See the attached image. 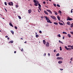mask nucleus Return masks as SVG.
I'll return each mask as SVG.
<instances>
[{"instance_id":"nucleus-1","label":"nucleus","mask_w":73,"mask_h":73,"mask_svg":"<svg viewBox=\"0 0 73 73\" xmlns=\"http://www.w3.org/2000/svg\"><path fill=\"white\" fill-rule=\"evenodd\" d=\"M50 17H51L52 19L54 20H57L56 17L53 15L50 16Z\"/></svg>"},{"instance_id":"nucleus-2","label":"nucleus","mask_w":73,"mask_h":73,"mask_svg":"<svg viewBox=\"0 0 73 73\" xmlns=\"http://www.w3.org/2000/svg\"><path fill=\"white\" fill-rule=\"evenodd\" d=\"M8 4L10 6H11L12 5V6H13V2H8Z\"/></svg>"},{"instance_id":"nucleus-3","label":"nucleus","mask_w":73,"mask_h":73,"mask_svg":"<svg viewBox=\"0 0 73 73\" xmlns=\"http://www.w3.org/2000/svg\"><path fill=\"white\" fill-rule=\"evenodd\" d=\"M57 60H63V58L60 57H57Z\"/></svg>"},{"instance_id":"nucleus-4","label":"nucleus","mask_w":73,"mask_h":73,"mask_svg":"<svg viewBox=\"0 0 73 73\" xmlns=\"http://www.w3.org/2000/svg\"><path fill=\"white\" fill-rule=\"evenodd\" d=\"M67 21H68L69 20L70 21L71 20H73V19L72 18H70V17H68L67 19Z\"/></svg>"},{"instance_id":"nucleus-5","label":"nucleus","mask_w":73,"mask_h":73,"mask_svg":"<svg viewBox=\"0 0 73 73\" xmlns=\"http://www.w3.org/2000/svg\"><path fill=\"white\" fill-rule=\"evenodd\" d=\"M46 11H47L48 12H49L50 13H51V14H52V11L50 10L46 9Z\"/></svg>"},{"instance_id":"nucleus-6","label":"nucleus","mask_w":73,"mask_h":73,"mask_svg":"<svg viewBox=\"0 0 73 73\" xmlns=\"http://www.w3.org/2000/svg\"><path fill=\"white\" fill-rule=\"evenodd\" d=\"M38 2L36 1V2L35 3V5L36 6H38Z\"/></svg>"},{"instance_id":"nucleus-7","label":"nucleus","mask_w":73,"mask_h":73,"mask_svg":"<svg viewBox=\"0 0 73 73\" xmlns=\"http://www.w3.org/2000/svg\"><path fill=\"white\" fill-rule=\"evenodd\" d=\"M47 22L48 23H50V24H52V22H51L50 19H48V20L47 21Z\"/></svg>"},{"instance_id":"nucleus-8","label":"nucleus","mask_w":73,"mask_h":73,"mask_svg":"<svg viewBox=\"0 0 73 73\" xmlns=\"http://www.w3.org/2000/svg\"><path fill=\"white\" fill-rule=\"evenodd\" d=\"M46 45V46H49V42H47Z\"/></svg>"},{"instance_id":"nucleus-9","label":"nucleus","mask_w":73,"mask_h":73,"mask_svg":"<svg viewBox=\"0 0 73 73\" xmlns=\"http://www.w3.org/2000/svg\"><path fill=\"white\" fill-rule=\"evenodd\" d=\"M53 12H54V13L55 15H58V13H57V12L56 11H53Z\"/></svg>"},{"instance_id":"nucleus-10","label":"nucleus","mask_w":73,"mask_h":73,"mask_svg":"<svg viewBox=\"0 0 73 73\" xmlns=\"http://www.w3.org/2000/svg\"><path fill=\"white\" fill-rule=\"evenodd\" d=\"M44 17L45 18L46 20L47 21H48V20L49 19V18L47 17L46 16H45Z\"/></svg>"},{"instance_id":"nucleus-11","label":"nucleus","mask_w":73,"mask_h":73,"mask_svg":"<svg viewBox=\"0 0 73 73\" xmlns=\"http://www.w3.org/2000/svg\"><path fill=\"white\" fill-rule=\"evenodd\" d=\"M28 11L29 13H31V12H32V10H31V9L29 10Z\"/></svg>"},{"instance_id":"nucleus-12","label":"nucleus","mask_w":73,"mask_h":73,"mask_svg":"<svg viewBox=\"0 0 73 73\" xmlns=\"http://www.w3.org/2000/svg\"><path fill=\"white\" fill-rule=\"evenodd\" d=\"M44 13H45V14H46V15H49V14H48V12H47V11H44Z\"/></svg>"},{"instance_id":"nucleus-13","label":"nucleus","mask_w":73,"mask_h":73,"mask_svg":"<svg viewBox=\"0 0 73 73\" xmlns=\"http://www.w3.org/2000/svg\"><path fill=\"white\" fill-rule=\"evenodd\" d=\"M62 61H59L58 62V64H62Z\"/></svg>"},{"instance_id":"nucleus-14","label":"nucleus","mask_w":73,"mask_h":73,"mask_svg":"<svg viewBox=\"0 0 73 73\" xmlns=\"http://www.w3.org/2000/svg\"><path fill=\"white\" fill-rule=\"evenodd\" d=\"M43 44H44L45 45L46 44V42H45V40H43Z\"/></svg>"},{"instance_id":"nucleus-15","label":"nucleus","mask_w":73,"mask_h":73,"mask_svg":"<svg viewBox=\"0 0 73 73\" xmlns=\"http://www.w3.org/2000/svg\"><path fill=\"white\" fill-rule=\"evenodd\" d=\"M9 25L10 26H11V27H13V25H12V23H10Z\"/></svg>"},{"instance_id":"nucleus-16","label":"nucleus","mask_w":73,"mask_h":73,"mask_svg":"<svg viewBox=\"0 0 73 73\" xmlns=\"http://www.w3.org/2000/svg\"><path fill=\"white\" fill-rule=\"evenodd\" d=\"M68 36L70 38V37H71V35H70V34H68Z\"/></svg>"},{"instance_id":"nucleus-17","label":"nucleus","mask_w":73,"mask_h":73,"mask_svg":"<svg viewBox=\"0 0 73 73\" xmlns=\"http://www.w3.org/2000/svg\"><path fill=\"white\" fill-rule=\"evenodd\" d=\"M54 24L56 25H58V23L57 22H54Z\"/></svg>"},{"instance_id":"nucleus-18","label":"nucleus","mask_w":73,"mask_h":73,"mask_svg":"<svg viewBox=\"0 0 73 73\" xmlns=\"http://www.w3.org/2000/svg\"><path fill=\"white\" fill-rule=\"evenodd\" d=\"M57 19L58 20H60V17L58 16H57Z\"/></svg>"},{"instance_id":"nucleus-19","label":"nucleus","mask_w":73,"mask_h":73,"mask_svg":"<svg viewBox=\"0 0 73 73\" xmlns=\"http://www.w3.org/2000/svg\"><path fill=\"white\" fill-rule=\"evenodd\" d=\"M64 48H65V49H66V50H68V47H67V46H64Z\"/></svg>"},{"instance_id":"nucleus-20","label":"nucleus","mask_w":73,"mask_h":73,"mask_svg":"<svg viewBox=\"0 0 73 73\" xmlns=\"http://www.w3.org/2000/svg\"><path fill=\"white\" fill-rule=\"evenodd\" d=\"M13 40H11L9 42V43H13Z\"/></svg>"},{"instance_id":"nucleus-21","label":"nucleus","mask_w":73,"mask_h":73,"mask_svg":"<svg viewBox=\"0 0 73 73\" xmlns=\"http://www.w3.org/2000/svg\"><path fill=\"white\" fill-rule=\"evenodd\" d=\"M56 56H57V57H58V56H60V54H59V53L57 54L56 55Z\"/></svg>"},{"instance_id":"nucleus-22","label":"nucleus","mask_w":73,"mask_h":73,"mask_svg":"<svg viewBox=\"0 0 73 73\" xmlns=\"http://www.w3.org/2000/svg\"><path fill=\"white\" fill-rule=\"evenodd\" d=\"M11 33L13 34V35L14 34V32L12 31H11Z\"/></svg>"},{"instance_id":"nucleus-23","label":"nucleus","mask_w":73,"mask_h":73,"mask_svg":"<svg viewBox=\"0 0 73 73\" xmlns=\"http://www.w3.org/2000/svg\"><path fill=\"white\" fill-rule=\"evenodd\" d=\"M62 33H63V34H65V35H66V34H67V33L66 32H63Z\"/></svg>"},{"instance_id":"nucleus-24","label":"nucleus","mask_w":73,"mask_h":73,"mask_svg":"<svg viewBox=\"0 0 73 73\" xmlns=\"http://www.w3.org/2000/svg\"><path fill=\"white\" fill-rule=\"evenodd\" d=\"M67 24L68 25H70V22L69 21H68L67 22Z\"/></svg>"},{"instance_id":"nucleus-25","label":"nucleus","mask_w":73,"mask_h":73,"mask_svg":"<svg viewBox=\"0 0 73 73\" xmlns=\"http://www.w3.org/2000/svg\"><path fill=\"white\" fill-rule=\"evenodd\" d=\"M59 24H60L61 25H63V24L62 23H61L60 22H59Z\"/></svg>"},{"instance_id":"nucleus-26","label":"nucleus","mask_w":73,"mask_h":73,"mask_svg":"<svg viewBox=\"0 0 73 73\" xmlns=\"http://www.w3.org/2000/svg\"><path fill=\"white\" fill-rule=\"evenodd\" d=\"M73 27V23H72L71 24V25L70 26V27L71 28H72V27Z\"/></svg>"},{"instance_id":"nucleus-27","label":"nucleus","mask_w":73,"mask_h":73,"mask_svg":"<svg viewBox=\"0 0 73 73\" xmlns=\"http://www.w3.org/2000/svg\"><path fill=\"white\" fill-rule=\"evenodd\" d=\"M38 4L39 6L38 7H41V5H40V3H38Z\"/></svg>"},{"instance_id":"nucleus-28","label":"nucleus","mask_w":73,"mask_h":73,"mask_svg":"<svg viewBox=\"0 0 73 73\" xmlns=\"http://www.w3.org/2000/svg\"><path fill=\"white\" fill-rule=\"evenodd\" d=\"M58 12L59 13H60V14H61V13H62V12H61V11L60 10H59L58 11Z\"/></svg>"},{"instance_id":"nucleus-29","label":"nucleus","mask_w":73,"mask_h":73,"mask_svg":"<svg viewBox=\"0 0 73 73\" xmlns=\"http://www.w3.org/2000/svg\"><path fill=\"white\" fill-rule=\"evenodd\" d=\"M18 17L19 19H21V17L19 15L18 16Z\"/></svg>"},{"instance_id":"nucleus-30","label":"nucleus","mask_w":73,"mask_h":73,"mask_svg":"<svg viewBox=\"0 0 73 73\" xmlns=\"http://www.w3.org/2000/svg\"><path fill=\"white\" fill-rule=\"evenodd\" d=\"M41 7H38V8L39 9L40 11H41Z\"/></svg>"},{"instance_id":"nucleus-31","label":"nucleus","mask_w":73,"mask_h":73,"mask_svg":"<svg viewBox=\"0 0 73 73\" xmlns=\"http://www.w3.org/2000/svg\"><path fill=\"white\" fill-rule=\"evenodd\" d=\"M59 42L60 43H61L62 44H63V43L60 40H59Z\"/></svg>"},{"instance_id":"nucleus-32","label":"nucleus","mask_w":73,"mask_h":73,"mask_svg":"<svg viewBox=\"0 0 73 73\" xmlns=\"http://www.w3.org/2000/svg\"><path fill=\"white\" fill-rule=\"evenodd\" d=\"M36 38H37L38 37H39V35H36Z\"/></svg>"},{"instance_id":"nucleus-33","label":"nucleus","mask_w":73,"mask_h":73,"mask_svg":"<svg viewBox=\"0 0 73 73\" xmlns=\"http://www.w3.org/2000/svg\"><path fill=\"white\" fill-rule=\"evenodd\" d=\"M68 50H70L71 49V48H68Z\"/></svg>"},{"instance_id":"nucleus-34","label":"nucleus","mask_w":73,"mask_h":73,"mask_svg":"<svg viewBox=\"0 0 73 73\" xmlns=\"http://www.w3.org/2000/svg\"><path fill=\"white\" fill-rule=\"evenodd\" d=\"M37 1H36V0H33V2H34V3H36L37 2Z\"/></svg>"},{"instance_id":"nucleus-35","label":"nucleus","mask_w":73,"mask_h":73,"mask_svg":"<svg viewBox=\"0 0 73 73\" xmlns=\"http://www.w3.org/2000/svg\"><path fill=\"white\" fill-rule=\"evenodd\" d=\"M4 4H5V5H7V2H4Z\"/></svg>"},{"instance_id":"nucleus-36","label":"nucleus","mask_w":73,"mask_h":73,"mask_svg":"<svg viewBox=\"0 0 73 73\" xmlns=\"http://www.w3.org/2000/svg\"><path fill=\"white\" fill-rule=\"evenodd\" d=\"M70 33H71V34L72 35H73V31L70 32Z\"/></svg>"},{"instance_id":"nucleus-37","label":"nucleus","mask_w":73,"mask_h":73,"mask_svg":"<svg viewBox=\"0 0 73 73\" xmlns=\"http://www.w3.org/2000/svg\"><path fill=\"white\" fill-rule=\"evenodd\" d=\"M71 49H73V46H71Z\"/></svg>"},{"instance_id":"nucleus-38","label":"nucleus","mask_w":73,"mask_h":73,"mask_svg":"<svg viewBox=\"0 0 73 73\" xmlns=\"http://www.w3.org/2000/svg\"><path fill=\"white\" fill-rule=\"evenodd\" d=\"M53 5H54V7H57V6H56V4H53Z\"/></svg>"},{"instance_id":"nucleus-39","label":"nucleus","mask_w":73,"mask_h":73,"mask_svg":"<svg viewBox=\"0 0 73 73\" xmlns=\"http://www.w3.org/2000/svg\"><path fill=\"white\" fill-rule=\"evenodd\" d=\"M14 27L15 28V29H17V27H16V26H15V27Z\"/></svg>"},{"instance_id":"nucleus-40","label":"nucleus","mask_w":73,"mask_h":73,"mask_svg":"<svg viewBox=\"0 0 73 73\" xmlns=\"http://www.w3.org/2000/svg\"><path fill=\"white\" fill-rule=\"evenodd\" d=\"M58 36V37H61V35H60V34H59Z\"/></svg>"},{"instance_id":"nucleus-41","label":"nucleus","mask_w":73,"mask_h":73,"mask_svg":"<svg viewBox=\"0 0 73 73\" xmlns=\"http://www.w3.org/2000/svg\"><path fill=\"white\" fill-rule=\"evenodd\" d=\"M57 7H60V5L58 4H57Z\"/></svg>"},{"instance_id":"nucleus-42","label":"nucleus","mask_w":73,"mask_h":73,"mask_svg":"<svg viewBox=\"0 0 73 73\" xmlns=\"http://www.w3.org/2000/svg\"><path fill=\"white\" fill-rule=\"evenodd\" d=\"M60 50H62V48H61V46H60Z\"/></svg>"},{"instance_id":"nucleus-43","label":"nucleus","mask_w":73,"mask_h":73,"mask_svg":"<svg viewBox=\"0 0 73 73\" xmlns=\"http://www.w3.org/2000/svg\"><path fill=\"white\" fill-rule=\"evenodd\" d=\"M72 10H73V9H72L71 10V13H73V11H72Z\"/></svg>"},{"instance_id":"nucleus-44","label":"nucleus","mask_w":73,"mask_h":73,"mask_svg":"<svg viewBox=\"0 0 73 73\" xmlns=\"http://www.w3.org/2000/svg\"><path fill=\"white\" fill-rule=\"evenodd\" d=\"M16 8H18V7H19V6H18V5H16Z\"/></svg>"},{"instance_id":"nucleus-45","label":"nucleus","mask_w":73,"mask_h":73,"mask_svg":"<svg viewBox=\"0 0 73 73\" xmlns=\"http://www.w3.org/2000/svg\"><path fill=\"white\" fill-rule=\"evenodd\" d=\"M43 3L44 4H45L46 2L45 1H44V2H43Z\"/></svg>"},{"instance_id":"nucleus-46","label":"nucleus","mask_w":73,"mask_h":73,"mask_svg":"<svg viewBox=\"0 0 73 73\" xmlns=\"http://www.w3.org/2000/svg\"><path fill=\"white\" fill-rule=\"evenodd\" d=\"M42 33V31H39V33Z\"/></svg>"},{"instance_id":"nucleus-47","label":"nucleus","mask_w":73,"mask_h":73,"mask_svg":"<svg viewBox=\"0 0 73 73\" xmlns=\"http://www.w3.org/2000/svg\"><path fill=\"white\" fill-rule=\"evenodd\" d=\"M6 11V12H7V9L6 8L4 9Z\"/></svg>"},{"instance_id":"nucleus-48","label":"nucleus","mask_w":73,"mask_h":73,"mask_svg":"<svg viewBox=\"0 0 73 73\" xmlns=\"http://www.w3.org/2000/svg\"><path fill=\"white\" fill-rule=\"evenodd\" d=\"M8 36H5V37L6 38H8Z\"/></svg>"},{"instance_id":"nucleus-49","label":"nucleus","mask_w":73,"mask_h":73,"mask_svg":"<svg viewBox=\"0 0 73 73\" xmlns=\"http://www.w3.org/2000/svg\"><path fill=\"white\" fill-rule=\"evenodd\" d=\"M56 50H54V52H56Z\"/></svg>"},{"instance_id":"nucleus-50","label":"nucleus","mask_w":73,"mask_h":73,"mask_svg":"<svg viewBox=\"0 0 73 73\" xmlns=\"http://www.w3.org/2000/svg\"><path fill=\"white\" fill-rule=\"evenodd\" d=\"M60 70H63V69H62V68H60Z\"/></svg>"},{"instance_id":"nucleus-51","label":"nucleus","mask_w":73,"mask_h":73,"mask_svg":"<svg viewBox=\"0 0 73 73\" xmlns=\"http://www.w3.org/2000/svg\"><path fill=\"white\" fill-rule=\"evenodd\" d=\"M71 46H70V45H69L68 46V47H71Z\"/></svg>"},{"instance_id":"nucleus-52","label":"nucleus","mask_w":73,"mask_h":73,"mask_svg":"<svg viewBox=\"0 0 73 73\" xmlns=\"http://www.w3.org/2000/svg\"><path fill=\"white\" fill-rule=\"evenodd\" d=\"M48 55L49 56H50V54L49 53H48Z\"/></svg>"},{"instance_id":"nucleus-53","label":"nucleus","mask_w":73,"mask_h":73,"mask_svg":"<svg viewBox=\"0 0 73 73\" xmlns=\"http://www.w3.org/2000/svg\"><path fill=\"white\" fill-rule=\"evenodd\" d=\"M21 51H22V52H23V48H22L21 50Z\"/></svg>"},{"instance_id":"nucleus-54","label":"nucleus","mask_w":73,"mask_h":73,"mask_svg":"<svg viewBox=\"0 0 73 73\" xmlns=\"http://www.w3.org/2000/svg\"><path fill=\"white\" fill-rule=\"evenodd\" d=\"M72 59H73V58H71L70 59V60H71V61H72Z\"/></svg>"},{"instance_id":"nucleus-55","label":"nucleus","mask_w":73,"mask_h":73,"mask_svg":"<svg viewBox=\"0 0 73 73\" xmlns=\"http://www.w3.org/2000/svg\"><path fill=\"white\" fill-rule=\"evenodd\" d=\"M16 52H17L16 51H14V53H16Z\"/></svg>"},{"instance_id":"nucleus-56","label":"nucleus","mask_w":73,"mask_h":73,"mask_svg":"<svg viewBox=\"0 0 73 73\" xmlns=\"http://www.w3.org/2000/svg\"><path fill=\"white\" fill-rule=\"evenodd\" d=\"M7 39H8V40H9V38L8 37V38H7Z\"/></svg>"},{"instance_id":"nucleus-57","label":"nucleus","mask_w":73,"mask_h":73,"mask_svg":"<svg viewBox=\"0 0 73 73\" xmlns=\"http://www.w3.org/2000/svg\"><path fill=\"white\" fill-rule=\"evenodd\" d=\"M64 36H63V39H64Z\"/></svg>"},{"instance_id":"nucleus-58","label":"nucleus","mask_w":73,"mask_h":73,"mask_svg":"<svg viewBox=\"0 0 73 73\" xmlns=\"http://www.w3.org/2000/svg\"><path fill=\"white\" fill-rule=\"evenodd\" d=\"M41 17L42 19H43V18H43V17Z\"/></svg>"},{"instance_id":"nucleus-59","label":"nucleus","mask_w":73,"mask_h":73,"mask_svg":"<svg viewBox=\"0 0 73 73\" xmlns=\"http://www.w3.org/2000/svg\"><path fill=\"white\" fill-rule=\"evenodd\" d=\"M24 43H27V41H25V42H24Z\"/></svg>"},{"instance_id":"nucleus-60","label":"nucleus","mask_w":73,"mask_h":73,"mask_svg":"<svg viewBox=\"0 0 73 73\" xmlns=\"http://www.w3.org/2000/svg\"><path fill=\"white\" fill-rule=\"evenodd\" d=\"M44 55L45 56H46V54L45 53H44Z\"/></svg>"},{"instance_id":"nucleus-61","label":"nucleus","mask_w":73,"mask_h":73,"mask_svg":"<svg viewBox=\"0 0 73 73\" xmlns=\"http://www.w3.org/2000/svg\"><path fill=\"white\" fill-rule=\"evenodd\" d=\"M21 40H23V38H21Z\"/></svg>"},{"instance_id":"nucleus-62","label":"nucleus","mask_w":73,"mask_h":73,"mask_svg":"<svg viewBox=\"0 0 73 73\" xmlns=\"http://www.w3.org/2000/svg\"><path fill=\"white\" fill-rule=\"evenodd\" d=\"M49 1H51V0H48Z\"/></svg>"},{"instance_id":"nucleus-63","label":"nucleus","mask_w":73,"mask_h":73,"mask_svg":"<svg viewBox=\"0 0 73 73\" xmlns=\"http://www.w3.org/2000/svg\"><path fill=\"white\" fill-rule=\"evenodd\" d=\"M0 32H1V30H0Z\"/></svg>"},{"instance_id":"nucleus-64","label":"nucleus","mask_w":73,"mask_h":73,"mask_svg":"<svg viewBox=\"0 0 73 73\" xmlns=\"http://www.w3.org/2000/svg\"><path fill=\"white\" fill-rule=\"evenodd\" d=\"M71 62H72V61H71L70 62V63H71Z\"/></svg>"}]
</instances>
